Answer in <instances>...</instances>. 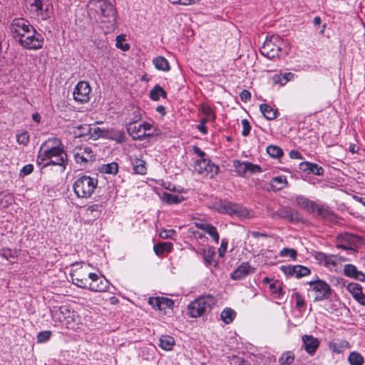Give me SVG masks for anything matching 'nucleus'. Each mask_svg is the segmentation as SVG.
I'll return each mask as SVG.
<instances>
[{"label": "nucleus", "instance_id": "1", "mask_svg": "<svg viewBox=\"0 0 365 365\" xmlns=\"http://www.w3.org/2000/svg\"><path fill=\"white\" fill-rule=\"evenodd\" d=\"M36 163L41 170L49 165H58L64 171L68 164V155L61 140L52 138L44 141L40 146Z\"/></svg>", "mask_w": 365, "mask_h": 365}, {"label": "nucleus", "instance_id": "2", "mask_svg": "<svg viewBox=\"0 0 365 365\" xmlns=\"http://www.w3.org/2000/svg\"><path fill=\"white\" fill-rule=\"evenodd\" d=\"M92 10L100 16L101 23L108 30H114L117 24V12L115 6L108 0H89Z\"/></svg>", "mask_w": 365, "mask_h": 365}, {"label": "nucleus", "instance_id": "3", "mask_svg": "<svg viewBox=\"0 0 365 365\" xmlns=\"http://www.w3.org/2000/svg\"><path fill=\"white\" fill-rule=\"evenodd\" d=\"M216 302L211 294L202 295L188 304L187 313L192 318L202 317L211 310Z\"/></svg>", "mask_w": 365, "mask_h": 365}, {"label": "nucleus", "instance_id": "4", "mask_svg": "<svg viewBox=\"0 0 365 365\" xmlns=\"http://www.w3.org/2000/svg\"><path fill=\"white\" fill-rule=\"evenodd\" d=\"M98 185V180L87 175L78 178L73 183V188L79 198L90 197Z\"/></svg>", "mask_w": 365, "mask_h": 365}, {"label": "nucleus", "instance_id": "5", "mask_svg": "<svg viewBox=\"0 0 365 365\" xmlns=\"http://www.w3.org/2000/svg\"><path fill=\"white\" fill-rule=\"evenodd\" d=\"M19 38V43L28 50H38L43 47L44 39L43 36L34 28L31 29L24 34L18 33Z\"/></svg>", "mask_w": 365, "mask_h": 365}, {"label": "nucleus", "instance_id": "6", "mask_svg": "<svg viewBox=\"0 0 365 365\" xmlns=\"http://www.w3.org/2000/svg\"><path fill=\"white\" fill-rule=\"evenodd\" d=\"M309 288L307 289L312 293L314 302L329 299L332 289L329 284L320 279L312 280L308 282Z\"/></svg>", "mask_w": 365, "mask_h": 365}, {"label": "nucleus", "instance_id": "7", "mask_svg": "<svg viewBox=\"0 0 365 365\" xmlns=\"http://www.w3.org/2000/svg\"><path fill=\"white\" fill-rule=\"evenodd\" d=\"M218 212L227 214L230 216H236L240 218H245L249 215V211L240 204L229 201L221 200L217 204Z\"/></svg>", "mask_w": 365, "mask_h": 365}, {"label": "nucleus", "instance_id": "8", "mask_svg": "<svg viewBox=\"0 0 365 365\" xmlns=\"http://www.w3.org/2000/svg\"><path fill=\"white\" fill-rule=\"evenodd\" d=\"M282 39L278 36H273L266 38L260 48V53L268 58L279 57L282 52Z\"/></svg>", "mask_w": 365, "mask_h": 365}, {"label": "nucleus", "instance_id": "9", "mask_svg": "<svg viewBox=\"0 0 365 365\" xmlns=\"http://www.w3.org/2000/svg\"><path fill=\"white\" fill-rule=\"evenodd\" d=\"M91 88L88 82L81 81L74 88L73 92V99L81 103H88L91 98Z\"/></svg>", "mask_w": 365, "mask_h": 365}, {"label": "nucleus", "instance_id": "10", "mask_svg": "<svg viewBox=\"0 0 365 365\" xmlns=\"http://www.w3.org/2000/svg\"><path fill=\"white\" fill-rule=\"evenodd\" d=\"M148 304L165 314H168V311H172L174 307V301L165 297H149Z\"/></svg>", "mask_w": 365, "mask_h": 365}, {"label": "nucleus", "instance_id": "11", "mask_svg": "<svg viewBox=\"0 0 365 365\" xmlns=\"http://www.w3.org/2000/svg\"><path fill=\"white\" fill-rule=\"evenodd\" d=\"M280 269L284 274L289 277H295L297 279L310 274L311 271L309 268L305 266L297 265H282Z\"/></svg>", "mask_w": 365, "mask_h": 365}, {"label": "nucleus", "instance_id": "12", "mask_svg": "<svg viewBox=\"0 0 365 365\" xmlns=\"http://www.w3.org/2000/svg\"><path fill=\"white\" fill-rule=\"evenodd\" d=\"M140 119V115H135L133 120L126 124L127 132L133 140H143L146 138V133L143 131L140 125H136Z\"/></svg>", "mask_w": 365, "mask_h": 365}, {"label": "nucleus", "instance_id": "13", "mask_svg": "<svg viewBox=\"0 0 365 365\" xmlns=\"http://www.w3.org/2000/svg\"><path fill=\"white\" fill-rule=\"evenodd\" d=\"M88 277L92 280L89 283V290L98 292L108 291L110 282L106 278L100 277L96 273H90Z\"/></svg>", "mask_w": 365, "mask_h": 365}, {"label": "nucleus", "instance_id": "14", "mask_svg": "<svg viewBox=\"0 0 365 365\" xmlns=\"http://www.w3.org/2000/svg\"><path fill=\"white\" fill-rule=\"evenodd\" d=\"M33 28L34 26L29 21L24 19H18L14 20L11 24V32L12 33L14 38H19V32L21 34H24Z\"/></svg>", "mask_w": 365, "mask_h": 365}, {"label": "nucleus", "instance_id": "15", "mask_svg": "<svg viewBox=\"0 0 365 365\" xmlns=\"http://www.w3.org/2000/svg\"><path fill=\"white\" fill-rule=\"evenodd\" d=\"M74 159L77 163H92L96 160V155L90 147L76 148Z\"/></svg>", "mask_w": 365, "mask_h": 365}, {"label": "nucleus", "instance_id": "16", "mask_svg": "<svg viewBox=\"0 0 365 365\" xmlns=\"http://www.w3.org/2000/svg\"><path fill=\"white\" fill-rule=\"evenodd\" d=\"M317 212V215L322 217L324 221L329 222H334L336 221L335 213L327 205H318L317 203V207L314 208V212Z\"/></svg>", "mask_w": 365, "mask_h": 365}, {"label": "nucleus", "instance_id": "17", "mask_svg": "<svg viewBox=\"0 0 365 365\" xmlns=\"http://www.w3.org/2000/svg\"><path fill=\"white\" fill-rule=\"evenodd\" d=\"M102 205L95 204L88 206L84 212L85 220L88 224H91L93 221L98 219L102 212Z\"/></svg>", "mask_w": 365, "mask_h": 365}, {"label": "nucleus", "instance_id": "18", "mask_svg": "<svg viewBox=\"0 0 365 365\" xmlns=\"http://www.w3.org/2000/svg\"><path fill=\"white\" fill-rule=\"evenodd\" d=\"M278 218L287 219L290 222H298L300 221L299 214L289 207H281L278 209Z\"/></svg>", "mask_w": 365, "mask_h": 365}, {"label": "nucleus", "instance_id": "19", "mask_svg": "<svg viewBox=\"0 0 365 365\" xmlns=\"http://www.w3.org/2000/svg\"><path fill=\"white\" fill-rule=\"evenodd\" d=\"M293 198L294 199L296 204L302 209L305 210L309 214L314 213V208L317 207V202L302 195H297Z\"/></svg>", "mask_w": 365, "mask_h": 365}, {"label": "nucleus", "instance_id": "20", "mask_svg": "<svg viewBox=\"0 0 365 365\" xmlns=\"http://www.w3.org/2000/svg\"><path fill=\"white\" fill-rule=\"evenodd\" d=\"M347 289L359 303L365 305V294L362 292V287L359 284L350 282L347 285Z\"/></svg>", "mask_w": 365, "mask_h": 365}, {"label": "nucleus", "instance_id": "21", "mask_svg": "<svg viewBox=\"0 0 365 365\" xmlns=\"http://www.w3.org/2000/svg\"><path fill=\"white\" fill-rule=\"evenodd\" d=\"M302 341L305 351L310 355L314 354L319 346L318 339L312 335L303 336Z\"/></svg>", "mask_w": 365, "mask_h": 365}, {"label": "nucleus", "instance_id": "22", "mask_svg": "<svg viewBox=\"0 0 365 365\" xmlns=\"http://www.w3.org/2000/svg\"><path fill=\"white\" fill-rule=\"evenodd\" d=\"M344 274L350 278L365 282V274L359 271L356 267L352 264H345L344 267Z\"/></svg>", "mask_w": 365, "mask_h": 365}, {"label": "nucleus", "instance_id": "23", "mask_svg": "<svg viewBox=\"0 0 365 365\" xmlns=\"http://www.w3.org/2000/svg\"><path fill=\"white\" fill-rule=\"evenodd\" d=\"M299 168L303 172L312 173L319 176L323 175L324 173V169L322 166L308 161L301 163L299 165Z\"/></svg>", "mask_w": 365, "mask_h": 365}, {"label": "nucleus", "instance_id": "24", "mask_svg": "<svg viewBox=\"0 0 365 365\" xmlns=\"http://www.w3.org/2000/svg\"><path fill=\"white\" fill-rule=\"evenodd\" d=\"M252 268L247 262H243L231 274V278L235 280L241 279L250 274Z\"/></svg>", "mask_w": 365, "mask_h": 365}, {"label": "nucleus", "instance_id": "25", "mask_svg": "<svg viewBox=\"0 0 365 365\" xmlns=\"http://www.w3.org/2000/svg\"><path fill=\"white\" fill-rule=\"evenodd\" d=\"M104 138L115 140L118 143H123L125 140V133L123 130H115L113 128L106 129Z\"/></svg>", "mask_w": 365, "mask_h": 365}, {"label": "nucleus", "instance_id": "26", "mask_svg": "<svg viewBox=\"0 0 365 365\" xmlns=\"http://www.w3.org/2000/svg\"><path fill=\"white\" fill-rule=\"evenodd\" d=\"M287 178L283 175L274 177L270 181V187L274 192L281 190L287 185Z\"/></svg>", "mask_w": 365, "mask_h": 365}, {"label": "nucleus", "instance_id": "27", "mask_svg": "<svg viewBox=\"0 0 365 365\" xmlns=\"http://www.w3.org/2000/svg\"><path fill=\"white\" fill-rule=\"evenodd\" d=\"M160 199L168 205H177L182 202L185 198L178 195H173L169 192H163L160 195Z\"/></svg>", "mask_w": 365, "mask_h": 365}, {"label": "nucleus", "instance_id": "28", "mask_svg": "<svg viewBox=\"0 0 365 365\" xmlns=\"http://www.w3.org/2000/svg\"><path fill=\"white\" fill-rule=\"evenodd\" d=\"M259 110L267 120H274L279 114L277 110L272 108L270 106L266 103L261 104L259 106Z\"/></svg>", "mask_w": 365, "mask_h": 365}, {"label": "nucleus", "instance_id": "29", "mask_svg": "<svg viewBox=\"0 0 365 365\" xmlns=\"http://www.w3.org/2000/svg\"><path fill=\"white\" fill-rule=\"evenodd\" d=\"M76 138L88 136L91 133V125L88 124L78 125L73 127L71 132Z\"/></svg>", "mask_w": 365, "mask_h": 365}, {"label": "nucleus", "instance_id": "30", "mask_svg": "<svg viewBox=\"0 0 365 365\" xmlns=\"http://www.w3.org/2000/svg\"><path fill=\"white\" fill-rule=\"evenodd\" d=\"M131 162L135 173L140 175H145L146 173L147 168L145 167V162L143 160L135 157L131 160Z\"/></svg>", "mask_w": 365, "mask_h": 365}, {"label": "nucleus", "instance_id": "31", "mask_svg": "<svg viewBox=\"0 0 365 365\" xmlns=\"http://www.w3.org/2000/svg\"><path fill=\"white\" fill-rule=\"evenodd\" d=\"M153 63L155 68L159 71H168L170 69L168 60L163 56H160L154 58Z\"/></svg>", "mask_w": 365, "mask_h": 365}, {"label": "nucleus", "instance_id": "32", "mask_svg": "<svg viewBox=\"0 0 365 365\" xmlns=\"http://www.w3.org/2000/svg\"><path fill=\"white\" fill-rule=\"evenodd\" d=\"M150 98L155 101H159L160 97L161 96L163 98H167L166 91L159 85H155L153 89L150 91Z\"/></svg>", "mask_w": 365, "mask_h": 365}, {"label": "nucleus", "instance_id": "33", "mask_svg": "<svg viewBox=\"0 0 365 365\" xmlns=\"http://www.w3.org/2000/svg\"><path fill=\"white\" fill-rule=\"evenodd\" d=\"M349 346V342L346 341H332L329 344V349L337 354L343 352L344 349Z\"/></svg>", "mask_w": 365, "mask_h": 365}, {"label": "nucleus", "instance_id": "34", "mask_svg": "<svg viewBox=\"0 0 365 365\" xmlns=\"http://www.w3.org/2000/svg\"><path fill=\"white\" fill-rule=\"evenodd\" d=\"M98 170L105 174L116 175L118 171V164L116 162H112L108 164L102 165Z\"/></svg>", "mask_w": 365, "mask_h": 365}, {"label": "nucleus", "instance_id": "35", "mask_svg": "<svg viewBox=\"0 0 365 365\" xmlns=\"http://www.w3.org/2000/svg\"><path fill=\"white\" fill-rule=\"evenodd\" d=\"M233 167L236 173L240 177H245L247 173V161L242 162L239 160H235Z\"/></svg>", "mask_w": 365, "mask_h": 365}, {"label": "nucleus", "instance_id": "36", "mask_svg": "<svg viewBox=\"0 0 365 365\" xmlns=\"http://www.w3.org/2000/svg\"><path fill=\"white\" fill-rule=\"evenodd\" d=\"M295 356L291 351H287L282 354L278 359L279 365H291L294 361Z\"/></svg>", "mask_w": 365, "mask_h": 365}, {"label": "nucleus", "instance_id": "37", "mask_svg": "<svg viewBox=\"0 0 365 365\" xmlns=\"http://www.w3.org/2000/svg\"><path fill=\"white\" fill-rule=\"evenodd\" d=\"M172 247L173 245L171 242H160L155 245L153 250L156 255L161 256L165 251L170 252Z\"/></svg>", "mask_w": 365, "mask_h": 365}, {"label": "nucleus", "instance_id": "38", "mask_svg": "<svg viewBox=\"0 0 365 365\" xmlns=\"http://www.w3.org/2000/svg\"><path fill=\"white\" fill-rule=\"evenodd\" d=\"M210 163V160L206 158L199 159L195 162V170L199 174H205L207 166Z\"/></svg>", "mask_w": 365, "mask_h": 365}, {"label": "nucleus", "instance_id": "39", "mask_svg": "<svg viewBox=\"0 0 365 365\" xmlns=\"http://www.w3.org/2000/svg\"><path fill=\"white\" fill-rule=\"evenodd\" d=\"M348 361L351 365H363L364 361L363 356L356 351L350 353Z\"/></svg>", "mask_w": 365, "mask_h": 365}, {"label": "nucleus", "instance_id": "40", "mask_svg": "<svg viewBox=\"0 0 365 365\" xmlns=\"http://www.w3.org/2000/svg\"><path fill=\"white\" fill-rule=\"evenodd\" d=\"M267 153L272 158H278L283 155V150L277 145H270L267 148Z\"/></svg>", "mask_w": 365, "mask_h": 365}, {"label": "nucleus", "instance_id": "41", "mask_svg": "<svg viewBox=\"0 0 365 365\" xmlns=\"http://www.w3.org/2000/svg\"><path fill=\"white\" fill-rule=\"evenodd\" d=\"M72 282L73 283L76 285L78 287L83 288V289H88L89 287V283H88V279L86 278H79L76 274H72Z\"/></svg>", "mask_w": 365, "mask_h": 365}, {"label": "nucleus", "instance_id": "42", "mask_svg": "<svg viewBox=\"0 0 365 365\" xmlns=\"http://www.w3.org/2000/svg\"><path fill=\"white\" fill-rule=\"evenodd\" d=\"M160 346L165 350H170L174 344V339L171 336H164L160 339Z\"/></svg>", "mask_w": 365, "mask_h": 365}, {"label": "nucleus", "instance_id": "43", "mask_svg": "<svg viewBox=\"0 0 365 365\" xmlns=\"http://www.w3.org/2000/svg\"><path fill=\"white\" fill-rule=\"evenodd\" d=\"M269 290L272 294H277L278 299H281L284 293L282 284L277 281L269 284Z\"/></svg>", "mask_w": 365, "mask_h": 365}, {"label": "nucleus", "instance_id": "44", "mask_svg": "<svg viewBox=\"0 0 365 365\" xmlns=\"http://www.w3.org/2000/svg\"><path fill=\"white\" fill-rule=\"evenodd\" d=\"M205 232L208 234L214 240L215 243H218L220 240V236L217 228L212 224H209Z\"/></svg>", "mask_w": 365, "mask_h": 365}, {"label": "nucleus", "instance_id": "45", "mask_svg": "<svg viewBox=\"0 0 365 365\" xmlns=\"http://www.w3.org/2000/svg\"><path fill=\"white\" fill-rule=\"evenodd\" d=\"M237 316L236 312L230 307L225 308L220 315V319H234Z\"/></svg>", "mask_w": 365, "mask_h": 365}, {"label": "nucleus", "instance_id": "46", "mask_svg": "<svg viewBox=\"0 0 365 365\" xmlns=\"http://www.w3.org/2000/svg\"><path fill=\"white\" fill-rule=\"evenodd\" d=\"M13 197L10 194L0 195V209L8 207L12 204Z\"/></svg>", "mask_w": 365, "mask_h": 365}, {"label": "nucleus", "instance_id": "47", "mask_svg": "<svg viewBox=\"0 0 365 365\" xmlns=\"http://www.w3.org/2000/svg\"><path fill=\"white\" fill-rule=\"evenodd\" d=\"M106 133V129H102L99 127H91V133L88 134V136L90 138H93L95 139L98 138H104V134Z\"/></svg>", "mask_w": 365, "mask_h": 365}, {"label": "nucleus", "instance_id": "48", "mask_svg": "<svg viewBox=\"0 0 365 365\" xmlns=\"http://www.w3.org/2000/svg\"><path fill=\"white\" fill-rule=\"evenodd\" d=\"M51 336V331H40L36 336L37 342L42 344L48 341Z\"/></svg>", "mask_w": 365, "mask_h": 365}, {"label": "nucleus", "instance_id": "49", "mask_svg": "<svg viewBox=\"0 0 365 365\" xmlns=\"http://www.w3.org/2000/svg\"><path fill=\"white\" fill-rule=\"evenodd\" d=\"M279 255L281 257H288L289 256L292 259H295L297 255V251L293 248L285 247L283 248L280 252Z\"/></svg>", "mask_w": 365, "mask_h": 365}, {"label": "nucleus", "instance_id": "50", "mask_svg": "<svg viewBox=\"0 0 365 365\" xmlns=\"http://www.w3.org/2000/svg\"><path fill=\"white\" fill-rule=\"evenodd\" d=\"M200 110L206 116H207V117L211 116L212 121L215 120L216 115H215V113L213 112V110H212V108L209 106L205 105V104H202Z\"/></svg>", "mask_w": 365, "mask_h": 365}, {"label": "nucleus", "instance_id": "51", "mask_svg": "<svg viewBox=\"0 0 365 365\" xmlns=\"http://www.w3.org/2000/svg\"><path fill=\"white\" fill-rule=\"evenodd\" d=\"M16 140L19 144L26 145L29 141V135L27 131H24L16 135Z\"/></svg>", "mask_w": 365, "mask_h": 365}, {"label": "nucleus", "instance_id": "52", "mask_svg": "<svg viewBox=\"0 0 365 365\" xmlns=\"http://www.w3.org/2000/svg\"><path fill=\"white\" fill-rule=\"evenodd\" d=\"M220 171L219 166L215 165L212 163V161L210 160V163L207 166V170L205 171L206 174L210 173L211 177H213L215 175H217Z\"/></svg>", "mask_w": 365, "mask_h": 365}, {"label": "nucleus", "instance_id": "53", "mask_svg": "<svg viewBox=\"0 0 365 365\" xmlns=\"http://www.w3.org/2000/svg\"><path fill=\"white\" fill-rule=\"evenodd\" d=\"M262 171V168L259 165L247 162V173L250 174L261 173Z\"/></svg>", "mask_w": 365, "mask_h": 365}, {"label": "nucleus", "instance_id": "54", "mask_svg": "<svg viewBox=\"0 0 365 365\" xmlns=\"http://www.w3.org/2000/svg\"><path fill=\"white\" fill-rule=\"evenodd\" d=\"M33 170H34V166L32 164L26 165L20 170L19 176L24 177L26 175H28L31 174L33 172Z\"/></svg>", "mask_w": 365, "mask_h": 365}, {"label": "nucleus", "instance_id": "55", "mask_svg": "<svg viewBox=\"0 0 365 365\" xmlns=\"http://www.w3.org/2000/svg\"><path fill=\"white\" fill-rule=\"evenodd\" d=\"M1 255L6 259H9L10 258L14 259L16 257V252L12 251L11 249L8 248L3 249L1 251Z\"/></svg>", "mask_w": 365, "mask_h": 365}, {"label": "nucleus", "instance_id": "56", "mask_svg": "<svg viewBox=\"0 0 365 365\" xmlns=\"http://www.w3.org/2000/svg\"><path fill=\"white\" fill-rule=\"evenodd\" d=\"M242 125L243 127L242 135L243 136H247L251 130V125L249 121L247 119L242 120Z\"/></svg>", "mask_w": 365, "mask_h": 365}, {"label": "nucleus", "instance_id": "57", "mask_svg": "<svg viewBox=\"0 0 365 365\" xmlns=\"http://www.w3.org/2000/svg\"><path fill=\"white\" fill-rule=\"evenodd\" d=\"M284 77L283 76V74L282 73H280V74H275L273 77H272V80H273V82L275 84H280V85H284L286 84V80H284Z\"/></svg>", "mask_w": 365, "mask_h": 365}, {"label": "nucleus", "instance_id": "58", "mask_svg": "<svg viewBox=\"0 0 365 365\" xmlns=\"http://www.w3.org/2000/svg\"><path fill=\"white\" fill-rule=\"evenodd\" d=\"M176 232L174 230H164L160 233V236L163 239H169L172 238L173 235L175 234Z\"/></svg>", "mask_w": 365, "mask_h": 365}, {"label": "nucleus", "instance_id": "59", "mask_svg": "<svg viewBox=\"0 0 365 365\" xmlns=\"http://www.w3.org/2000/svg\"><path fill=\"white\" fill-rule=\"evenodd\" d=\"M228 242L226 239H222L221 242L220 247L218 249L219 255L220 257H223L227 248Z\"/></svg>", "mask_w": 365, "mask_h": 365}, {"label": "nucleus", "instance_id": "60", "mask_svg": "<svg viewBox=\"0 0 365 365\" xmlns=\"http://www.w3.org/2000/svg\"><path fill=\"white\" fill-rule=\"evenodd\" d=\"M240 99L243 102H247L251 99V93L247 90H243L240 93Z\"/></svg>", "mask_w": 365, "mask_h": 365}, {"label": "nucleus", "instance_id": "61", "mask_svg": "<svg viewBox=\"0 0 365 365\" xmlns=\"http://www.w3.org/2000/svg\"><path fill=\"white\" fill-rule=\"evenodd\" d=\"M31 6H34L37 11L43 10V2L41 0H35L34 3L31 4Z\"/></svg>", "mask_w": 365, "mask_h": 365}, {"label": "nucleus", "instance_id": "62", "mask_svg": "<svg viewBox=\"0 0 365 365\" xmlns=\"http://www.w3.org/2000/svg\"><path fill=\"white\" fill-rule=\"evenodd\" d=\"M289 156L292 159H302V154L297 150H292L289 152Z\"/></svg>", "mask_w": 365, "mask_h": 365}, {"label": "nucleus", "instance_id": "63", "mask_svg": "<svg viewBox=\"0 0 365 365\" xmlns=\"http://www.w3.org/2000/svg\"><path fill=\"white\" fill-rule=\"evenodd\" d=\"M235 365H250L247 361L240 357H235L234 359Z\"/></svg>", "mask_w": 365, "mask_h": 365}, {"label": "nucleus", "instance_id": "64", "mask_svg": "<svg viewBox=\"0 0 365 365\" xmlns=\"http://www.w3.org/2000/svg\"><path fill=\"white\" fill-rule=\"evenodd\" d=\"M315 258L320 262V263H324L325 259L328 258V256L323 252H317Z\"/></svg>", "mask_w": 365, "mask_h": 365}]
</instances>
